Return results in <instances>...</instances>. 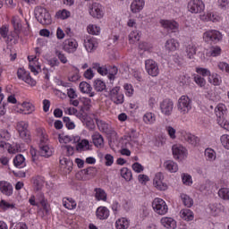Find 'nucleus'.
I'll return each mask as SVG.
<instances>
[{
    "label": "nucleus",
    "instance_id": "1",
    "mask_svg": "<svg viewBox=\"0 0 229 229\" xmlns=\"http://www.w3.org/2000/svg\"><path fill=\"white\" fill-rule=\"evenodd\" d=\"M192 108V100L187 96H182L177 102V110L181 115H187Z\"/></svg>",
    "mask_w": 229,
    "mask_h": 229
},
{
    "label": "nucleus",
    "instance_id": "2",
    "mask_svg": "<svg viewBox=\"0 0 229 229\" xmlns=\"http://www.w3.org/2000/svg\"><path fill=\"white\" fill-rule=\"evenodd\" d=\"M35 16L36 19L43 25L51 24V14L47 12V10L42 6H38L35 8Z\"/></svg>",
    "mask_w": 229,
    "mask_h": 229
},
{
    "label": "nucleus",
    "instance_id": "3",
    "mask_svg": "<svg viewBox=\"0 0 229 229\" xmlns=\"http://www.w3.org/2000/svg\"><path fill=\"white\" fill-rule=\"evenodd\" d=\"M152 208L156 214H158L159 216H165L167 214L169 208L167 207V204L165 202L164 199L160 198H156L152 201Z\"/></svg>",
    "mask_w": 229,
    "mask_h": 229
},
{
    "label": "nucleus",
    "instance_id": "4",
    "mask_svg": "<svg viewBox=\"0 0 229 229\" xmlns=\"http://www.w3.org/2000/svg\"><path fill=\"white\" fill-rule=\"evenodd\" d=\"M96 171L97 170L94 167H88L78 172L75 174V177L81 182H87L88 180H90V178L96 176Z\"/></svg>",
    "mask_w": 229,
    "mask_h": 229
},
{
    "label": "nucleus",
    "instance_id": "5",
    "mask_svg": "<svg viewBox=\"0 0 229 229\" xmlns=\"http://www.w3.org/2000/svg\"><path fill=\"white\" fill-rule=\"evenodd\" d=\"M17 77L21 80V81H24V83H27V85H30V87H35L37 85V81L31 78L30 72H28L24 68L18 69Z\"/></svg>",
    "mask_w": 229,
    "mask_h": 229
},
{
    "label": "nucleus",
    "instance_id": "6",
    "mask_svg": "<svg viewBox=\"0 0 229 229\" xmlns=\"http://www.w3.org/2000/svg\"><path fill=\"white\" fill-rule=\"evenodd\" d=\"M109 98L114 105H123L124 103V95L121 92V88L114 87L109 91Z\"/></svg>",
    "mask_w": 229,
    "mask_h": 229
},
{
    "label": "nucleus",
    "instance_id": "7",
    "mask_svg": "<svg viewBox=\"0 0 229 229\" xmlns=\"http://www.w3.org/2000/svg\"><path fill=\"white\" fill-rule=\"evenodd\" d=\"M159 108L163 115H165V117H169V115L173 114L174 103L173 102V100L166 98L160 103Z\"/></svg>",
    "mask_w": 229,
    "mask_h": 229
},
{
    "label": "nucleus",
    "instance_id": "8",
    "mask_svg": "<svg viewBox=\"0 0 229 229\" xmlns=\"http://www.w3.org/2000/svg\"><path fill=\"white\" fill-rule=\"evenodd\" d=\"M73 144H76L75 149L79 153H81L82 151H89V149L92 148L89 140H81L79 136L73 138Z\"/></svg>",
    "mask_w": 229,
    "mask_h": 229
},
{
    "label": "nucleus",
    "instance_id": "9",
    "mask_svg": "<svg viewBox=\"0 0 229 229\" xmlns=\"http://www.w3.org/2000/svg\"><path fill=\"white\" fill-rule=\"evenodd\" d=\"M188 10L191 13H201L205 11V4L201 0H191L188 3Z\"/></svg>",
    "mask_w": 229,
    "mask_h": 229
},
{
    "label": "nucleus",
    "instance_id": "10",
    "mask_svg": "<svg viewBox=\"0 0 229 229\" xmlns=\"http://www.w3.org/2000/svg\"><path fill=\"white\" fill-rule=\"evenodd\" d=\"M145 68L149 76H152L153 78H156V76H158L160 70L158 69V64L157 62L148 59L145 61Z\"/></svg>",
    "mask_w": 229,
    "mask_h": 229
},
{
    "label": "nucleus",
    "instance_id": "11",
    "mask_svg": "<svg viewBox=\"0 0 229 229\" xmlns=\"http://www.w3.org/2000/svg\"><path fill=\"white\" fill-rule=\"evenodd\" d=\"M172 151L175 160H184L187 157V148L180 144L174 145Z\"/></svg>",
    "mask_w": 229,
    "mask_h": 229
},
{
    "label": "nucleus",
    "instance_id": "12",
    "mask_svg": "<svg viewBox=\"0 0 229 229\" xmlns=\"http://www.w3.org/2000/svg\"><path fill=\"white\" fill-rule=\"evenodd\" d=\"M153 185L155 189L157 191H167L168 186L167 183L164 182V174L163 173H157L156 174L154 179H153Z\"/></svg>",
    "mask_w": 229,
    "mask_h": 229
},
{
    "label": "nucleus",
    "instance_id": "13",
    "mask_svg": "<svg viewBox=\"0 0 229 229\" xmlns=\"http://www.w3.org/2000/svg\"><path fill=\"white\" fill-rule=\"evenodd\" d=\"M89 14L94 19H103L105 13L103 12V6L98 3H94L89 6Z\"/></svg>",
    "mask_w": 229,
    "mask_h": 229
},
{
    "label": "nucleus",
    "instance_id": "14",
    "mask_svg": "<svg viewBox=\"0 0 229 229\" xmlns=\"http://www.w3.org/2000/svg\"><path fill=\"white\" fill-rule=\"evenodd\" d=\"M203 38L205 42H219L223 35L218 30H208L204 33Z\"/></svg>",
    "mask_w": 229,
    "mask_h": 229
},
{
    "label": "nucleus",
    "instance_id": "15",
    "mask_svg": "<svg viewBox=\"0 0 229 229\" xmlns=\"http://www.w3.org/2000/svg\"><path fill=\"white\" fill-rule=\"evenodd\" d=\"M63 49L65 53H76V50L78 49V41L74 38L65 39L63 43Z\"/></svg>",
    "mask_w": 229,
    "mask_h": 229
},
{
    "label": "nucleus",
    "instance_id": "16",
    "mask_svg": "<svg viewBox=\"0 0 229 229\" xmlns=\"http://www.w3.org/2000/svg\"><path fill=\"white\" fill-rule=\"evenodd\" d=\"M98 127L99 128L100 131H103L104 133H106V135H113L115 137L117 135V132L112 128V126L103 120H97Z\"/></svg>",
    "mask_w": 229,
    "mask_h": 229
},
{
    "label": "nucleus",
    "instance_id": "17",
    "mask_svg": "<svg viewBox=\"0 0 229 229\" xmlns=\"http://www.w3.org/2000/svg\"><path fill=\"white\" fill-rule=\"evenodd\" d=\"M29 60V67L34 74H38V71H40V64H38V58L37 56L33 55H29L28 56Z\"/></svg>",
    "mask_w": 229,
    "mask_h": 229
},
{
    "label": "nucleus",
    "instance_id": "18",
    "mask_svg": "<svg viewBox=\"0 0 229 229\" xmlns=\"http://www.w3.org/2000/svg\"><path fill=\"white\" fill-rule=\"evenodd\" d=\"M160 24L165 30H169L170 31H173L174 33H176L178 31V22L175 21H171V20H162L160 21Z\"/></svg>",
    "mask_w": 229,
    "mask_h": 229
},
{
    "label": "nucleus",
    "instance_id": "19",
    "mask_svg": "<svg viewBox=\"0 0 229 229\" xmlns=\"http://www.w3.org/2000/svg\"><path fill=\"white\" fill-rule=\"evenodd\" d=\"M0 191L4 196H12L13 194V186L6 181H0Z\"/></svg>",
    "mask_w": 229,
    "mask_h": 229
},
{
    "label": "nucleus",
    "instance_id": "20",
    "mask_svg": "<svg viewBox=\"0 0 229 229\" xmlns=\"http://www.w3.org/2000/svg\"><path fill=\"white\" fill-rule=\"evenodd\" d=\"M38 203L41 206V208H43V216H47V214H49V210H51V208L49 206V203L44 197V194L39 195Z\"/></svg>",
    "mask_w": 229,
    "mask_h": 229
},
{
    "label": "nucleus",
    "instance_id": "21",
    "mask_svg": "<svg viewBox=\"0 0 229 229\" xmlns=\"http://www.w3.org/2000/svg\"><path fill=\"white\" fill-rule=\"evenodd\" d=\"M80 90L83 94H89V98H94L95 94L94 91H92V86L89 84L88 82L82 81L80 83Z\"/></svg>",
    "mask_w": 229,
    "mask_h": 229
},
{
    "label": "nucleus",
    "instance_id": "22",
    "mask_svg": "<svg viewBox=\"0 0 229 229\" xmlns=\"http://www.w3.org/2000/svg\"><path fill=\"white\" fill-rule=\"evenodd\" d=\"M161 225L167 229H175L176 220L172 217H163L161 218Z\"/></svg>",
    "mask_w": 229,
    "mask_h": 229
},
{
    "label": "nucleus",
    "instance_id": "23",
    "mask_svg": "<svg viewBox=\"0 0 229 229\" xmlns=\"http://www.w3.org/2000/svg\"><path fill=\"white\" fill-rule=\"evenodd\" d=\"M183 137L184 140L188 142V144H191V146L196 147L199 144V138L194 136V134H191V132H185Z\"/></svg>",
    "mask_w": 229,
    "mask_h": 229
},
{
    "label": "nucleus",
    "instance_id": "24",
    "mask_svg": "<svg viewBox=\"0 0 229 229\" xmlns=\"http://www.w3.org/2000/svg\"><path fill=\"white\" fill-rule=\"evenodd\" d=\"M144 0H134L131 4L132 13H139L144 8Z\"/></svg>",
    "mask_w": 229,
    "mask_h": 229
},
{
    "label": "nucleus",
    "instance_id": "25",
    "mask_svg": "<svg viewBox=\"0 0 229 229\" xmlns=\"http://www.w3.org/2000/svg\"><path fill=\"white\" fill-rule=\"evenodd\" d=\"M84 46L88 53H92V51H94V48L97 47L98 42L94 38H88L84 40Z\"/></svg>",
    "mask_w": 229,
    "mask_h": 229
},
{
    "label": "nucleus",
    "instance_id": "26",
    "mask_svg": "<svg viewBox=\"0 0 229 229\" xmlns=\"http://www.w3.org/2000/svg\"><path fill=\"white\" fill-rule=\"evenodd\" d=\"M110 216V211L106 207H99L97 209V217L98 219H108Z\"/></svg>",
    "mask_w": 229,
    "mask_h": 229
},
{
    "label": "nucleus",
    "instance_id": "27",
    "mask_svg": "<svg viewBox=\"0 0 229 229\" xmlns=\"http://www.w3.org/2000/svg\"><path fill=\"white\" fill-rule=\"evenodd\" d=\"M21 108H23V114L30 115L35 112V106L30 102H23L21 104Z\"/></svg>",
    "mask_w": 229,
    "mask_h": 229
},
{
    "label": "nucleus",
    "instance_id": "28",
    "mask_svg": "<svg viewBox=\"0 0 229 229\" xmlns=\"http://www.w3.org/2000/svg\"><path fill=\"white\" fill-rule=\"evenodd\" d=\"M164 167L169 173H176L178 171V164L174 163L173 160H167L164 163Z\"/></svg>",
    "mask_w": 229,
    "mask_h": 229
},
{
    "label": "nucleus",
    "instance_id": "29",
    "mask_svg": "<svg viewBox=\"0 0 229 229\" xmlns=\"http://www.w3.org/2000/svg\"><path fill=\"white\" fill-rule=\"evenodd\" d=\"M165 47L169 52L176 51L178 49V41L174 38H170L165 42Z\"/></svg>",
    "mask_w": 229,
    "mask_h": 229
},
{
    "label": "nucleus",
    "instance_id": "30",
    "mask_svg": "<svg viewBox=\"0 0 229 229\" xmlns=\"http://www.w3.org/2000/svg\"><path fill=\"white\" fill-rule=\"evenodd\" d=\"M81 121L82 123H85V125L87 126V128H89V130H94L96 128V124L94 123V119H92V117H90L89 114L82 115Z\"/></svg>",
    "mask_w": 229,
    "mask_h": 229
},
{
    "label": "nucleus",
    "instance_id": "31",
    "mask_svg": "<svg viewBox=\"0 0 229 229\" xmlns=\"http://www.w3.org/2000/svg\"><path fill=\"white\" fill-rule=\"evenodd\" d=\"M92 140H93V144L97 148H103V146L105 144V140H103V136H101V134H99L98 132H95L92 135Z\"/></svg>",
    "mask_w": 229,
    "mask_h": 229
},
{
    "label": "nucleus",
    "instance_id": "32",
    "mask_svg": "<svg viewBox=\"0 0 229 229\" xmlns=\"http://www.w3.org/2000/svg\"><path fill=\"white\" fill-rule=\"evenodd\" d=\"M38 133L39 135V147L47 146V142L49 141L47 134L41 128L38 129Z\"/></svg>",
    "mask_w": 229,
    "mask_h": 229
},
{
    "label": "nucleus",
    "instance_id": "33",
    "mask_svg": "<svg viewBox=\"0 0 229 229\" xmlns=\"http://www.w3.org/2000/svg\"><path fill=\"white\" fill-rule=\"evenodd\" d=\"M130 226V221L127 218L122 217L115 222L116 229H128Z\"/></svg>",
    "mask_w": 229,
    "mask_h": 229
},
{
    "label": "nucleus",
    "instance_id": "34",
    "mask_svg": "<svg viewBox=\"0 0 229 229\" xmlns=\"http://www.w3.org/2000/svg\"><path fill=\"white\" fill-rule=\"evenodd\" d=\"M180 216L183 221H192V219H194V213H192L191 209L181 210Z\"/></svg>",
    "mask_w": 229,
    "mask_h": 229
},
{
    "label": "nucleus",
    "instance_id": "35",
    "mask_svg": "<svg viewBox=\"0 0 229 229\" xmlns=\"http://www.w3.org/2000/svg\"><path fill=\"white\" fill-rule=\"evenodd\" d=\"M40 150L39 153L41 157H45L46 158H48V157H51L53 155V148H49L48 145H41L39 147Z\"/></svg>",
    "mask_w": 229,
    "mask_h": 229
},
{
    "label": "nucleus",
    "instance_id": "36",
    "mask_svg": "<svg viewBox=\"0 0 229 229\" xmlns=\"http://www.w3.org/2000/svg\"><path fill=\"white\" fill-rule=\"evenodd\" d=\"M26 159L24 158V156L22 155H18L15 157L14 160H13V164L15 165V167H26Z\"/></svg>",
    "mask_w": 229,
    "mask_h": 229
},
{
    "label": "nucleus",
    "instance_id": "37",
    "mask_svg": "<svg viewBox=\"0 0 229 229\" xmlns=\"http://www.w3.org/2000/svg\"><path fill=\"white\" fill-rule=\"evenodd\" d=\"M226 106L225 104H218L215 109L216 114L218 117V119H221V117H225V114H226Z\"/></svg>",
    "mask_w": 229,
    "mask_h": 229
},
{
    "label": "nucleus",
    "instance_id": "38",
    "mask_svg": "<svg viewBox=\"0 0 229 229\" xmlns=\"http://www.w3.org/2000/svg\"><path fill=\"white\" fill-rule=\"evenodd\" d=\"M196 46H194V44H190L186 47V55L187 57L190 60H192L194 58V56H196Z\"/></svg>",
    "mask_w": 229,
    "mask_h": 229
},
{
    "label": "nucleus",
    "instance_id": "39",
    "mask_svg": "<svg viewBox=\"0 0 229 229\" xmlns=\"http://www.w3.org/2000/svg\"><path fill=\"white\" fill-rule=\"evenodd\" d=\"M155 121H157V116L153 113H146L143 115L145 124H154Z\"/></svg>",
    "mask_w": 229,
    "mask_h": 229
},
{
    "label": "nucleus",
    "instance_id": "40",
    "mask_svg": "<svg viewBox=\"0 0 229 229\" xmlns=\"http://www.w3.org/2000/svg\"><path fill=\"white\" fill-rule=\"evenodd\" d=\"M139 40H140V34H139L138 30H132L129 34L130 44H136V42H139Z\"/></svg>",
    "mask_w": 229,
    "mask_h": 229
},
{
    "label": "nucleus",
    "instance_id": "41",
    "mask_svg": "<svg viewBox=\"0 0 229 229\" xmlns=\"http://www.w3.org/2000/svg\"><path fill=\"white\" fill-rule=\"evenodd\" d=\"M87 30L89 35H99V33H101V27L94 24H89L87 28Z\"/></svg>",
    "mask_w": 229,
    "mask_h": 229
},
{
    "label": "nucleus",
    "instance_id": "42",
    "mask_svg": "<svg viewBox=\"0 0 229 229\" xmlns=\"http://www.w3.org/2000/svg\"><path fill=\"white\" fill-rule=\"evenodd\" d=\"M64 207L68 210H74L76 208V201L72 199H66L63 201Z\"/></svg>",
    "mask_w": 229,
    "mask_h": 229
},
{
    "label": "nucleus",
    "instance_id": "43",
    "mask_svg": "<svg viewBox=\"0 0 229 229\" xmlns=\"http://www.w3.org/2000/svg\"><path fill=\"white\" fill-rule=\"evenodd\" d=\"M181 198L182 199V203H183L184 207L191 208V207H192V205H194V200H192V199L190 198L189 195L182 194Z\"/></svg>",
    "mask_w": 229,
    "mask_h": 229
},
{
    "label": "nucleus",
    "instance_id": "44",
    "mask_svg": "<svg viewBox=\"0 0 229 229\" xmlns=\"http://www.w3.org/2000/svg\"><path fill=\"white\" fill-rule=\"evenodd\" d=\"M95 197L98 201H106V193L101 189L95 190Z\"/></svg>",
    "mask_w": 229,
    "mask_h": 229
},
{
    "label": "nucleus",
    "instance_id": "45",
    "mask_svg": "<svg viewBox=\"0 0 229 229\" xmlns=\"http://www.w3.org/2000/svg\"><path fill=\"white\" fill-rule=\"evenodd\" d=\"M60 164L67 171H72V161H71V159L64 157L60 160Z\"/></svg>",
    "mask_w": 229,
    "mask_h": 229
},
{
    "label": "nucleus",
    "instance_id": "46",
    "mask_svg": "<svg viewBox=\"0 0 229 229\" xmlns=\"http://www.w3.org/2000/svg\"><path fill=\"white\" fill-rule=\"evenodd\" d=\"M94 89L97 92H103L106 89V84L101 80H97L94 82Z\"/></svg>",
    "mask_w": 229,
    "mask_h": 229
},
{
    "label": "nucleus",
    "instance_id": "47",
    "mask_svg": "<svg viewBox=\"0 0 229 229\" xmlns=\"http://www.w3.org/2000/svg\"><path fill=\"white\" fill-rule=\"evenodd\" d=\"M208 82L211 85H221V77H219V75L217 74H210L208 76Z\"/></svg>",
    "mask_w": 229,
    "mask_h": 229
},
{
    "label": "nucleus",
    "instance_id": "48",
    "mask_svg": "<svg viewBox=\"0 0 229 229\" xmlns=\"http://www.w3.org/2000/svg\"><path fill=\"white\" fill-rule=\"evenodd\" d=\"M58 140H59L60 144H69L71 142H72V144H74V139H72L67 135L59 134Z\"/></svg>",
    "mask_w": 229,
    "mask_h": 229
},
{
    "label": "nucleus",
    "instance_id": "49",
    "mask_svg": "<svg viewBox=\"0 0 229 229\" xmlns=\"http://www.w3.org/2000/svg\"><path fill=\"white\" fill-rule=\"evenodd\" d=\"M218 196L221 199L225 201H229V189L228 188H222L218 191Z\"/></svg>",
    "mask_w": 229,
    "mask_h": 229
},
{
    "label": "nucleus",
    "instance_id": "50",
    "mask_svg": "<svg viewBox=\"0 0 229 229\" xmlns=\"http://www.w3.org/2000/svg\"><path fill=\"white\" fill-rule=\"evenodd\" d=\"M217 123L221 128H224V130H227V131H229V121L225 118V116L217 118Z\"/></svg>",
    "mask_w": 229,
    "mask_h": 229
},
{
    "label": "nucleus",
    "instance_id": "51",
    "mask_svg": "<svg viewBox=\"0 0 229 229\" xmlns=\"http://www.w3.org/2000/svg\"><path fill=\"white\" fill-rule=\"evenodd\" d=\"M214 189V182L212 181L208 180L204 183L200 185V191H212Z\"/></svg>",
    "mask_w": 229,
    "mask_h": 229
},
{
    "label": "nucleus",
    "instance_id": "52",
    "mask_svg": "<svg viewBox=\"0 0 229 229\" xmlns=\"http://www.w3.org/2000/svg\"><path fill=\"white\" fill-rule=\"evenodd\" d=\"M205 156L210 162H214V160H216V151L212 148H207L205 150Z\"/></svg>",
    "mask_w": 229,
    "mask_h": 229
},
{
    "label": "nucleus",
    "instance_id": "53",
    "mask_svg": "<svg viewBox=\"0 0 229 229\" xmlns=\"http://www.w3.org/2000/svg\"><path fill=\"white\" fill-rule=\"evenodd\" d=\"M121 176H123L126 182H130L131 180V172L126 167L122 168Z\"/></svg>",
    "mask_w": 229,
    "mask_h": 229
},
{
    "label": "nucleus",
    "instance_id": "54",
    "mask_svg": "<svg viewBox=\"0 0 229 229\" xmlns=\"http://www.w3.org/2000/svg\"><path fill=\"white\" fill-rule=\"evenodd\" d=\"M165 131L172 140H176V129L173 126H166Z\"/></svg>",
    "mask_w": 229,
    "mask_h": 229
},
{
    "label": "nucleus",
    "instance_id": "55",
    "mask_svg": "<svg viewBox=\"0 0 229 229\" xmlns=\"http://www.w3.org/2000/svg\"><path fill=\"white\" fill-rule=\"evenodd\" d=\"M28 123L26 122H20L17 123L18 133H22L28 131Z\"/></svg>",
    "mask_w": 229,
    "mask_h": 229
},
{
    "label": "nucleus",
    "instance_id": "56",
    "mask_svg": "<svg viewBox=\"0 0 229 229\" xmlns=\"http://www.w3.org/2000/svg\"><path fill=\"white\" fill-rule=\"evenodd\" d=\"M57 19H68V17H71V13L65 9L63 11H59L56 13Z\"/></svg>",
    "mask_w": 229,
    "mask_h": 229
},
{
    "label": "nucleus",
    "instance_id": "57",
    "mask_svg": "<svg viewBox=\"0 0 229 229\" xmlns=\"http://www.w3.org/2000/svg\"><path fill=\"white\" fill-rule=\"evenodd\" d=\"M0 208L3 210H8V208H15V205L3 199L0 201Z\"/></svg>",
    "mask_w": 229,
    "mask_h": 229
},
{
    "label": "nucleus",
    "instance_id": "58",
    "mask_svg": "<svg viewBox=\"0 0 229 229\" xmlns=\"http://www.w3.org/2000/svg\"><path fill=\"white\" fill-rule=\"evenodd\" d=\"M209 56H219L221 55V48L219 47H211L209 53Z\"/></svg>",
    "mask_w": 229,
    "mask_h": 229
},
{
    "label": "nucleus",
    "instance_id": "59",
    "mask_svg": "<svg viewBox=\"0 0 229 229\" xmlns=\"http://www.w3.org/2000/svg\"><path fill=\"white\" fill-rule=\"evenodd\" d=\"M10 31V28L7 25H3L0 28V35L3 38H8V33Z\"/></svg>",
    "mask_w": 229,
    "mask_h": 229
},
{
    "label": "nucleus",
    "instance_id": "60",
    "mask_svg": "<svg viewBox=\"0 0 229 229\" xmlns=\"http://www.w3.org/2000/svg\"><path fill=\"white\" fill-rule=\"evenodd\" d=\"M55 55L58 60H60L61 64H67L68 60H67V56H65V54L62 53L60 50H56Z\"/></svg>",
    "mask_w": 229,
    "mask_h": 229
},
{
    "label": "nucleus",
    "instance_id": "61",
    "mask_svg": "<svg viewBox=\"0 0 229 229\" xmlns=\"http://www.w3.org/2000/svg\"><path fill=\"white\" fill-rule=\"evenodd\" d=\"M194 81L199 85V87H205V85H207L205 79L199 75L194 77Z\"/></svg>",
    "mask_w": 229,
    "mask_h": 229
},
{
    "label": "nucleus",
    "instance_id": "62",
    "mask_svg": "<svg viewBox=\"0 0 229 229\" xmlns=\"http://www.w3.org/2000/svg\"><path fill=\"white\" fill-rule=\"evenodd\" d=\"M220 140L224 148H225V149H229V135L228 134L222 135Z\"/></svg>",
    "mask_w": 229,
    "mask_h": 229
},
{
    "label": "nucleus",
    "instance_id": "63",
    "mask_svg": "<svg viewBox=\"0 0 229 229\" xmlns=\"http://www.w3.org/2000/svg\"><path fill=\"white\" fill-rule=\"evenodd\" d=\"M182 183L184 185H192V177H191V175L187 174H183L182 175Z\"/></svg>",
    "mask_w": 229,
    "mask_h": 229
},
{
    "label": "nucleus",
    "instance_id": "64",
    "mask_svg": "<svg viewBox=\"0 0 229 229\" xmlns=\"http://www.w3.org/2000/svg\"><path fill=\"white\" fill-rule=\"evenodd\" d=\"M152 47H151V45H149L146 42L140 43V45H139L140 51H151Z\"/></svg>",
    "mask_w": 229,
    "mask_h": 229
}]
</instances>
